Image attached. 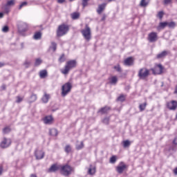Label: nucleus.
<instances>
[{
    "mask_svg": "<svg viewBox=\"0 0 177 177\" xmlns=\"http://www.w3.org/2000/svg\"><path fill=\"white\" fill-rule=\"evenodd\" d=\"M77 66V61L75 60H71L66 62V64L64 66V69H61L62 74H64V75H67L68 73L70 72V70L71 68H75Z\"/></svg>",
    "mask_w": 177,
    "mask_h": 177,
    "instance_id": "nucleus-1",
    "label": "nucleus"
},
{
    "mask_svg": "<svg viewBox=\"0 0 177 177\" xmlns=\"http://www.w3.org/2000/svg\"><path fill=\"white\" fill-rule=\"evenodd\" d=\"M60 172L64 176H70L74 172V168L68 165H65L61 167Z\"/></svg>",
    "mask_w": 177,
    "mask_h": 177,
    "instance_id": "nucleus-2",
    "label": "nucleus"
},
{
    "mask_svg": "<svg viewBox=\"0 0 177 177\" xmlns=\"http://www.w3.org/2000/svg\"><path fill=\"white\" fill-rule=\"evenodd\" d=\"M68 30H70V27H68V25H66V24L59 25L57 30V36L63 37V35H66V34L68 32Z\"/></svg>",
    "mask_w": 177,
    "mask_h": 177,
    "instance_id": "nucleus-3",
    "label": "nucleus"
},
{
    "mask_svg": "<svg viewBox=\"0 0 177 177\" xmlns=\"http://www.w3.org/2000/svg\"><path fill=\"white\" fill-rule=\"evenodd\" d=\"M73 88V85L70 82H66L62 86V93H61V96L62 97H66L70 92H71V88Z\"/></svg>",
    "mask_w": 177,
    "mask_h": 177,
    "instance_id": "nucleus-4",
    "label": "nucleus"
},
{
    "mask_svg": "<svg viewBox=\"0 0 177 177\" xmlns=\"http://www.w3.org/2000/svg\"><path fill=\"white\" fill-rule=\"evenodd\" d=\"M81 32L84 39H86L87 42H89V41H91V39L92 38V33L91 32V28L89 27V26H88V24H86L85 28L83 29Z\"/></svg>",
    "mask_w": 177,
    "mask_h": 177,
    "instance_id": "nucleus-5",
    "label": "nucleus"
},
{
    "mask_svg": "<svg viewBox=\"0 0 177 177\" xmlns=\"http://www.w3.org/2000/svg\"><path fill=\"white\" fill-rule=\"evenodd\" d=\"M150 75V70L147 68H142L139 70L138 77L140 80H146Z\"/></svg>",
    "mask_w": 177,
    "mask_h": 177,
    "instance_id": "nucleus-6",
    "label": "nucleus"
},
{
    "mask_svg": "<svg viewBox=\"0 0 177 177\" xmlns=\"http://www.w3.org/2000/svg\"><path fill=\"white\" fill-rule=\"evenodd\" d=\"M17 26L19 32H26V31H28V25L26 22L19 21Z\"/></svg>",
    "mask_w": 177,
    "mask_h": 177,
    "instance_id": "nucleus-7",
    "label": "nucleus"
},
{
    "mask_svg": "<svg viewBox=\"0 0 177 177\" xmlns=\"http://www.w3.org/2000/svg\"><path fill=\"white\" fill-rule=\"evenodd\" d=\"M163 70L164 67H162V65L160 64H158L155 68L151 69L153 75H160L162 74Z\"/></svg>",
    "mask_w": 177,
    "mask_h": 177,
    "instance_id": "nucleus-8",
    "label": "nucleus"
},
{
    "mask_svg": "<svg viewBox=\"0 0 177 177\" xmlns=\"http://www.w3.org/2000/svg\"><path fill=\"white\" fill-rule=\"evenodd\" d=\"M12 145V140L10 138H4L3 141L0 144L1 149H6Z\"/></svg>",
    "mask_w": 177,
    "mask_h": 177,
    "instance_id": "nucleus-9",
    "label": "nucleus"
},
{
    "mask_svg": "<svg viewBox=\"0 0 177 177\" xmlns=\"http://www.w3.org/2000/svg\"><path fill=\"white\" fill-rule=\"evenodd\" d=\"M167 107L169 109V110L175 111V110L177 109V101L171 100V102H167Z\"/></svg>",
    "mask_w": 177,
    "mask_h": 177,
    "instance_id": "nucleus-10",
    "label": "nucleus"
},
{
    "mask_svg": "<svg viewBox=\"0 0 177 177\" xmlns=\"http://www.w3.org/2000/svg\"><path fill=\"white\" fill-rule=\"evenodd\" d=\"M148 41L149 42H156L157 41V32H151L148 35Z\"/></svg>",
    "mask_w": 177,
    "mask_h": 177,
    "instance_id": "nucleus-11",
    "label": "nucleus"
},
{
    "mask_svg": "<svg viewBox=\"0 0 177 177\" xmlns=\"http://www.w3.org/2000/svg\"><path fill=\"white\" fill-rule=\"evenodd\" d=\"M127 169V165L124 162H120V165L116 167V171L118 174H122Z\"/></svg>",
    "mask_w": 177,
    "mask_h": 177,
    "instance_id": "nucleus-12",
    "label": "nucleus"
},
{
    "mask_svg": "<svg viewBox=\"0 0 177 177\" xmlns=\"http://www.w3.org/2000/svg\"><path fill=\"white\" fill-rule=\"evenodd\" d=\"M124 65L130 67L131 66H133V58L132 57H127L124 61Z\"/></svg>",
    "mask_w": 177,
    "mask_h": 177,
    "instance_id": "nucleus-13",
    "label": "nucleus"
},
{
    "mask_svg": "<svg viewBox=\"0 0 177 177\" xmlns=\"http://www.w3.org/2000/svg\"><path fill=\"white\" fill-rule=\"evenodd\" d=\"M35 156L37 160H42L44 157H45V153L42 151H36L35 153Z\"/></svg>",
    "mask_w": 177,
    "mask_h": 177,
    "instance_id": "nucleus-14",
    "label": "nucleus"
},
{
    "mask_svg": "<svg viewBox=\"0 0 177 177\" xmlns=\"http://www.w3.org/2000/svg\"><path fill=\"white\" fill-rule=\"evenodd\" d=\"M106 3L100 4L98 6V8L97 9V13H98V15H102V12H103V10L106 9Z\"/></svg>",
    "mask_w": 177,
    "mask_h": 177,
    "instance_id": "nucleus-15",
    "label": "nucleus"
},
{
    "mask_svg": "<svg viewBox=\"0 0 177 177\" xmlns=\"http://www.w3.org/2000/svg\"><path fill=\"white\" fill-rule=\"evenodd\" d=\"M44 124L49 125V124H52V122H53V118L52 117V115L46 116L44 118Z\"/></svg>",
    "mask_w": 177,
    "mask_h": 177,
    "instance_id": "nucleus-16",
    "label": "nucleus"
},
{
    "mask_svg": "<svg viewBox=\"0 0 177 177\" xmlns=\"http://www.w3.org/2000/svg\"><path fill=\"white\" fill-rule=\"evenodd\" d=\"M49 99H50V95L46 93V92H44V94L41 97V102L44 103H48V102H49Z\"/></svg>",
    "mask_w": 177,
    "mask_h": 177,
    "instance_id": "nucleus-17",
    "label": "nucleus"
},
{
    "mask_svg": "<svg viewBox=\"0 0 177 177\" xmlns=\"http://www.w3.org/2000/svg\"><path fill=\"white\" fill-rule=\"evenodd\" d=\"M59 169H60V167L54 164L48 169V172H56V171H59Z\"/></svg>",
    "mask_w": 177,
    "mask_h": 177,
    "instance_id": "nucleus-18",
    "label": "nucleus"
},
{
    "mask_svg": "<svg viewBox=\"0 0 177 177\" xmlns=\"http://www.w3.org/2000/svg\"><path fill=\"white\" fill-rule=\"evenodd\" d=\"M167 26H168L167 21L160 22L158 26V30H164V28H166Z\"/></svg>",
    "mask_w": 177,
    "mask_h": 177,
    "instance_id": "nucleus-19",
    "label": "nucleus"
},
{
    "mask_svg": "<svg viewBox=\"0 0 177 177\" xmlns=\"http://www.w3.org/2000/svg\"><path fill=\"white\" fill-rule=\"evenodd\" d=\"M109 110H110V107L109 106L102 107L99 110L98 113H101V114H106Z\"/></svg>",
    "mask_w": 177,
    "mask_h": 177,
    "instance_id": "nucleus-20",
    "label": "nucleus"
},
{
    "mask_svg": "<svg viewBox=\"0 0 177 177\" xmlns=\"http://www.w3.org/2000/svg\"><path fill=\"white\" fill-rule=\"evenodd\" d=\"M33 38L36 41L41 39V38H42V33L41 32H36L33 36Z\"/></svg>",
    "mask_w": 177,
    "mask_h": 177,
    "instance_id": "nucleus-21",
    "label": "nucleus"
},
{
    "mask_svg": "<svg viewBox=\"0 0 177 177\" xmlns=\"http://www.w3.org/2000/svg\"><path fill=\"white\" fill-rule=\"evenodd\" d=\"M168 55V51L164 50L162 53L157 55V59H162V57H165Z\"/></svg>",
    "mask_w": 177,
    "mask_h": 177,
    "instance_id": "nucleus-22",
    "label": "nucleus"
},
{
    "mask_svg": "<svg viewBox=\"0 0 177 177\" xmlns=\"http://www.w3.org/2000/svg\"><path fill=\"white\" fill-rule=\"evenodd\" d=\"M40 78H46L48 77V71L46 70H42L39 72Z\"/></svg>",
    "mask_w": 177,
    "mask_h": 177,
    "instance_id": "nucleus-23",
    "label": "nucleus"
},
{
    "mask_svg": "<svg viewBox=\"0 0 177 177\" xmlns=\"http://www.w3.org/2000/svg\"><path fill=\"white\" fill-rule=\"evenodd\" d=\"M14 5H15V0L8 1L5 7V10L8 12V6H13Z\"/></svg>",
    "mask_w": 177,
    "mask_h": 177,
    "instance_id": "nucleus-24",
    "label": "nucleus"
},
{
    "mask_svg": "<svg viewBox=\"0 0 177 177\" xmlns=\"http://www.w3.org/2000/svg\"><path fill=\"white\" fill-rule=\"evenodd\" d=\"M50 49H52L53 52H56V49H57V44L55 41H52Z\"/></svg>",
    "mask_w": 177,
    "mask_h": 177,
    "instance_id": "nucleus-25",
    "label": "nucleus"
},
{
    "mask_svg": "<svg viewBox=\"0 0 177 177\" xmlns=\"http://www.w3.org/2000/svg\"><path fill=\"white\" fill-rule=\"evenodd\" d=\"M37 100V95L36 94H32L28 102L29 103H34Z\"/></svg>",
    "mask_w": 177,
    "mask_h": 177,
    "instance_id": "nucleus-26",
    "label": "nucleus"
},
{
    "mask_svg": "<svg viewBox=\"0 0 177 177\" xmlns=\"http://www.w3.org/2000/svg\"><path fill=\"white\" fill-rule=\"evenodd\" d=\"M146 106H147V102H145L143 104H140L139 105L140 111H145V110H146Z\"/></svg>",
    "mask_w": 177,
    "mask_h": 177,
    "instance_id": "nucleus-27",
    "label": "nucleus"
},
{
    "mask_svg": "<svg viewBox=\"0 0 177 177\" xmlns=\"http://www.w3.org/2000/svg\"><path fill=\"white\" fill-rule=\"evenodd\" d=\"M149 0H141L140 1V6H142L143 8L149 5Z\"/></svg>",
    "mask_w": 177,
    "mask_h": 177,
    "instance_id": "nucleus-28",
    "label": "nucleus"
},
{
    "mask_svg": "<svg viewBox=\"0 0 177 177\" xmlns=\"http://www.w3.org/2000/svg\"><path fill=\"white\" fill-rule=\"evenodd\" d=\"M57 129H50V135H51V136H57Z\"/></svg>",
    "mask_w": 177,
    "mask_h": 177,
    "instance_id": "nucleus-29",
    "label": "nucleus"
},
{
    "mask_svg": "<svg viewBox=\"0 0 177 177\" xmlns=\"http://www.w3.org/2000/svg\"><path fill=\"white\" fill-rule=\"evenodd\" d=\"M88 174L89 175H95V174H96V167L89 168Z\"/></svg>",
    "mask_w": 177,
    "mask_h": 177,
    "instance_id": "nucleus-30",
    "label": "nucleus"
},
{
    "mask_svg": "<svg viewBox=\"0 0 177 177\" xmlns=\"http://www.w3.org/2000/svg\"><path fill=\"white\" fill-rule=\"evenodd\" d=\"M167 26L169 28H175L176 24L174 21L167 22Z\"/></svg>",
    "mask_w": 177,
    "mask_h": 177,
    "instance_id": "nucleus-31",
    "label": "nucleus"
},
{
    "mask_svg": "<svg viewBox=\"0 0 177 177\" xmlns=\"http://www.w3.org/2000/svg\"><path fill=\"white\" fill-rule=\"evenodd\" d=\"M118 81V80L117 79V76H113L111 79L110 84L115 85V84H117Z\"/></svg>",
    "mask_w": 177,
    "mask_h": 177,
    "instance_id": "nucleus-32",
    "label": "nucleus"
},
{
    "mask_svg": "<svg viewBox=\"0 0 177 177\" xmlns=\"http://www.w3.org/2000/svg\"><path fill=\"white\" fill-rule=\"evenodd\" d=\"M71 17L73 20H77V19H79L80 17V13L73 12V14H71Z\"/></svg>",
    "mask_w": 177,
    "mask_h": 177,
    "instance_id": "nucleus-33",
    "label": "nucleus"
},
{
    "mask_svg": "<svg viewBox=\"0 0 177 177\" xmlns=\"http://www.w3.org/2000/svg\"><path fill=\"white\" fill-rule=\"evenodd\" d=\"M64 151L66 152L67 154H68V153H71V146L70 145H66Z\"/></svg>",
    "mask_w": 177,
    "mask_h": 177,
    "instance_id": "nucleus-34",
    "label": "nucleus"
},
{
    "mask_svg": "<svg viewBox=\"0 0 177 177\" xmlns=\"http://www.w3.org/2000/svg\"><path fill=\"white\" fill-rule=\"evenodd\" d=\"M131 146V141L127 140L123 141V147H129Z\"/></svg>",
    "mask_w": 177,
    "mask_h": 177,
    "instance_id": "nucleus-35",
    "label": "nucleus"
},
{
    "mask_svg": "<svg viewBox=\"0 0 177 177\" xmlns=\"http://www.w3.org/2000/svg\"><path fill=\"white\" fill-rule=\"evenodd\" d=\"M118 102H125V95L122 94L117 98Z\"/></svg>",
    "mask_w": 177,
    "mask_h": 177,
    "instance_id": "nucleus-36",
    "label": "nucleus"
},
{
    "mask_svg": "<svg viewBox=\"0 0 177 177\" xmlns=\"http://www.w3.org/2000/svg\"><path fill=\"white\" fill-rule=\"evenodd\" d=\"M84 149V142L82 141L80 144L76 145V150H81Z\"/></svg>",
    "mask_w": 177,
    "mask_h": 177,
    "instance_id": "nucleus-37",
    "label": "nucleus"
},
{
    "mask_svg": "<svg viewBox=\"0 0 177 177\" xmlns=\"http://www.w3.org/2000/svg\"><path fill=\"white\" fill-rule=\"evenodd\" d=\"M42 63V59L41 58H37L35 60V66H38Z\"/></svg>",
    "mask_w": 177,
    "mask_h": 177,
    "instance_id": "nucleus-38",
    "label": "nucleus"
},
{
    "mask_svg": "<svg viewBox=\"0 0 177 177\" xmlns=\"http://www.w3.org/2000/svg\"><path fill=\"white\" fill-rule=\"evenodd\" d=\"M59 63H64L66 62V57H64V54H62L60 57L59 58Z\"/></svg>",
    "mask_w": 177,
    "mask_h": 177,
    "instance_id": "nucleus-39",
    "label": "nucleus"
},
{
    "mask_svg": "<svg viewBox=\"0 0 177 177\" xmlns=\"http://www.w3.org/2000/svg\"><path fill=\"white\" fill-rule=\"evenodd\" d=\"M110 122V118H105L102 120L103 124H105V125H109V122Z\"/></svg>",
    "mask_w": 177,
    "mask_h": 177,
    "instance_id": "nucleus-40",
    "label": "nucleus"
},
{
    "mask_svg": "<svg viewBox=\"0 0 177 177\" xmlns=\"http://www.w3.org/2000/svg\"><path fill=\"white\" fill-rule=\"evenodd\" d=\"M157 17H158L160 20H162V17H164V12L160 11V12L158 13Z\"/></svg>",
    "mask_w": 177,
    "mask_h": 177,
    "instance_id": "nucleus-41",
    "label": "nucleus"
},
{
    "mask_svg": "<svg viewBox=\"0 0 177 177\" xmlns=\"http://www.w3.org/2000/svg\"><path fill=\"white\" fill-rule=\"evenodd\" d=\"M113 68L115 70H116V71H118V73H122V70L121 69V66H120V65H118V66H115L113 67Z\"/></svg>",
    "mask_w": 177,
    "mask_h": 177,
    "instance_id": "nucleus-42",
    "label": "nucleus"
},
{
    "mask_svg": "<svg viewBox=\"0 0 177 177\" xmlns=\"http://www.w3.org/2000/svg\"><path fill=\"white\" fill-rule=\"evenodd\" d=\"M115 161H117V157H115V156H112L111 158H110V162L111 164H115Z\"/></svg>",
    "mask_w": 177,
    "mask_h": 177,
    "instance_id": "nucleus-43",
    "label": "nucleus"
},
{
    "mask_svg": "<svg viewBox=\"0 0 177 177\" xmlns=\"http://www.w3.org/2000/svg\"><path fill=\"white\" fill-rule=\"evenodd\" d=\"M10 131H11V129H10V127H7L3 129V133H9V132H10Z\"/></svg>",
    "mask_w": 177,
    "mask_h": 177,
    "instance_id": "nucleus-44",
    "label": "nucleus"
},
{
    "mask_svg": "<svg viewBox=\"0 0 177 177\" xmlns=\"http://www.w3.org/2000/svg\"><path fill=\"white\" fill-rule=\"evenodd\" d=\"M88 2H89V0H82V6L83 8H85L88 6Z\"/></svg>",
    "mask_w": 177,
    "mask_h": 177,
    "instance_id": "nucleus-45",
    "label": "nucleus"
},
{
    "mask_svg": "<svg viewBox=\"0 0 177 177\" xmlns=\"http://www.w3.org/2000/svg\"><path fill=\"white\" fill-rule=\"evenodd\" d=\"M30 64H31V63L28 61H26L24 63V66H25L26 68H28V67H30Z\"/></svg>",
    "mask_w": 177,
    "mask_h": 177,
    "instance_id": "nucleus-46",
    "label": "nucleus"
},
{
    "mask_svg": "<svg viewBox=\"0 0 177 177\" xmlns=\"http://www.w3.org/2000/svg\"><path fill=\"white\" fill-rule=\"evenodd\" d=\"M23 6H27V1H24L22 2L19 7V9H21V8H23Z\"/></svg>",
    "mask_w": 177,
    "mask_h": 177,
    "instance_id": "nucleus-47",
    "label": "nucleus"
},
{
    "mask_svg": "<svg viewBox=\"0 0 177 177\" xmlns=\"http://www.w3.org/2000/svg\"><path fill=\"white\" fill-rule=\"evenodd\" d=\"M2 31L3 32H8V31H9V27L8 26H4L2 28Z\"/></svg>",
    "mask_w": 177,
    "mask_h": 177,
    "instance_id": "nucleus-48",
    "label": "nucleus"
},
{
    "mask_svg": "<svg viewBox=\"0 0 177 177\" xmlns=\"http://www.w3.org/2000/svg\"><path fill=\"white\" fill-rule=\"evenodd\" d=\"M21 102H23V98L20 97H17V103H20Z\"/></svg>",
    "mask_w": 177,
    "mask_h": 177,
    "instance_id": "nucleus-49",
    "label": "nucleus"
},
{
    "mask_svg": "<svg viewBox=\"0 0 177 177\" xmlns=\"http://www.w3.org/2000/svg\"><path fill=\"white\" fill-rule=\"evenodd\" d=\"M172 2V0H164L165 5H168V3H171Z\"/></svg>",
    "mask_w": 177,
    "mask_h": 177,
    "instance_id": "nucleus-50",
    "label": "nucleus"
},
{
    "mask_svg": "<svg viewBox=\"0 0 177 177\" xmlns=\"http://www.w3.org/2000/svg\"><path fill=\"white\" fill-rule=\"evenodd\" d=\"M104 20H106V15L105 14L103 15L102 19H101V21H104Z\"/></svg>",
    "mask_w": 177,
    "mask_h": 177,
    "instance_id": "nucleus-51",
    "label": "nucleus"
},
{
    "mask_svg": "<svg viewBox=\"0 0 177 177\" xmlns=\"http://www.w3.org/2000/svg\"><path fill=\"white\" fill-rule=\"evenodd\" d=\"M3 172V167H0V176L2 175V173Z\"/></svg>",
    "mask_w": 177,
    "mask_h": 177,
    "instance_id": "nucleus-52",
    "label": "nucleus"
},
{
    "mask_svg": "<svg viewBox=\"0 0 177 177\" xmlns=\"http://www.w3.org/2000/svg\"><path fill=\"white\" fill-rule=\"evenodd\" d=\"M173 143L174 145H177V137L174 138V140H173Z\"/></svg>",
    "mask_w": 177,
    "mask_h": 177,
    "instance_id": "nucleus-53",
    "label": "nucleus"
},
{
    "mask_svg": "<svg viewBox=\"0 0 177 177\" xmlns=\"http://www.w3.org/2000/svg\"><path fill=\"white\" fill-rule=\"evenodd\" d=\"M65 0H57L58 3H63Z\"/></svg>",
    "mask_w": 177,
    "mask_h": 177,
    "instance_id": "nucleus-54",
    "label": "nucleus"
},
{
    "mask_svg": "<svg viewBox=\"0 0 177 177\" xmlns=\"http://www.w3.org/2000/svg\"><path fill=\"white\" fill-rule=\"evenodd\" d=\"M174 173L175 174V175H177V167H176V168L174 169Z\"/></svg>",
    "mask_w": 177,
    "mask_h": 177,
    "instance_id": "nucleus-55",
    "label": "nucleus"
},
{
    "mask_svg": "<svg viewBox=\"0 0 177 177\" xmlns=\"http://www.w3.org/2000/svg\"><path fill=\"white\" fill-rule=\"evenodd\" d=\"M5 66V64L0 62V68L3 67Z\"/></svg>",
    "mask_w": 177,
    "mask_h": 177,
    "instance_id": "nucleus-56",
    "label": "nucleus"
},
{
    "mask_svg": "<svg viewBox=\"0 0 177 177\" xmlns=\"http://www.w3.org/2000/svg\"><path fill=\"white\" fill-rule=\"evenodd\" d=\"M3 17V14L2 12H0V19H2Z\"/></svg>",
    "mask_w": 177,
    "mask_h": 177,
    "instance_id": "nucleus-57",
    "label": "nucleus"
},
{
    "mask_svg": "<svg viewBox=\"0 0 177 177\" xmlns=\"http://www.w3.org/2000/svg\"><path fill=\"white\" fill-rule=\"evenodd\" d=\"M30 177H37V174H31Z\"/></svg>",
    "mask_w": 177,
    "mask_h": 177,
    "instance_id": "nucleus-58",
    "label": "nucleus"
},
{
    "mask_svg": "<svg viewBox=\"0 0 177 177\" xmlns=\"http://www.w3.org/2000/svg\"><path fill=\"white\" fill-rule=\"evenodd\" d=\"M113 1H114V0H108V1H109V2H113Z\"/></svg>",
    "mask_w": 177,
    "mask_h": 177,
    "instance_id": "nucleus-59",
    "label": "nucleus"
},
{
    "mask_svg": "<svg viewBox=\"0 0 177 177\" xmlns=\"http://www.w3.org/2000/svg\"><path fill=\"white\" fill-rule=\"evenodd\" d=\"M70 1V2H73V1H74V0H69Z\"/></svg>",
    "mask_w": 177,
    "mask_h": 177,
    "instance_id": "nucleus-60",
    "label": "nucleus"
}]
</instances>
